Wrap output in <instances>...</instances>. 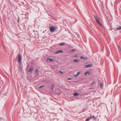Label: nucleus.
<instances>
[{
  "mask_svg": "<svg viewBox=\"0 0 121 121\" xmlns=\"http://www.w3.org/2000/svg\"><path fill=\"white\" fill-rule=\"evenodd\" d=\"M116 29L118 30H121V26H120L118 27Z\"/></svg>",
  "mask_w": 121,
  "mask_h": 121,
  "instance_id": "dca6fc26",
  "label": "nucleus"
},
{
  "mask_svg": "<svg viewBox=\"0 0 121 121\" xmlns=\"http://www.w3.org/2000/svg\"><path fill=\"white\" fill-rule=\"evenodd\" d=\"M35 72L36 74L38 75H39L38 71L37 69H36L35 70Z\"/></svg>",
  "mask_w": 121,
  "mask_h": 121,
  "instance_id": "9b49d317",
  "label": "nucleus"
},
{
  "mask_svg": "<svg viewBox=\"0 0 121 121\" xmlns=\"http://www.w3.org/2000/svg\"><path fill=\"white\" fill-rule=\"evenodd\" d=\"M90 120V118H88V119H86V121H89V120Z\"/></svg>",
  "mask_w": 121,
  "mask_h": 121,
  "instance_id": "5701e85b",
  "label": "nucleus"
},
{
  "mask_svg": "<svg viewBox=\"0 0 121 121\" xmlns=\"http://www.w3.org/2000/svg\"><path fill=\"white\" fill-rule=\"evenodd\" d=\"M99 84H100V82H101L100 80H99Z\"/></svg>",
  "mask_w": 121,
  "mask_h": 121,
  "instance_id": "bb28decb",
  "label": "nucleus"
},
{
  "mask_svg": "<svg viewBox=\"0 0 121 121\" xmlns=\"http://www.w3.org/2000/svg\"><path fill=\"white\" fill-rule=\"evenodd\" d=\"M59 73H62V74L63 73V72L61 71H59Z\"/></svg>",
  "mask_w": 121,
  "mask_h": 121,
  "instance_id": "393cba45",
  "label": "nucleus"
},
{
  "mask_svg": "<svg viewBox=\"0 0 121 121\" xmlns=\"http://www.w3.org/2000/svg\"><path fill=\"white\" fill-rule=\"evenodd\" d=\"M100 87L101 88H103L104 86L103 85L101 82H100Z\"/></svg>",
  "mask_w": 121,
  "mask_h": 121,
  "instance_id": "f3484780",
  "label": "nucleus"
},
{
  "mask_svg": "<svg viewBox=\"0 0 121 121\" xmlns=\"http://www.w3.org/2000/svg\"><path fill=\"white\" fill-rule=\"evenodd\" d=\"M92 118H94V120H96V117H95L94 116H92Z\"/></svg>",
  "mask_w": 121,
  "mask_h": 121,
  "instance_id": "6ab92c4d",
  "label": "nucleus"
},
{
  "mask_svg": "<svg viewBox=\"0 0 121 121\" xmlns=\"http://www.w3.org/2000/svg\"><path fill=\"white\" fill-rule=\"evenodd\" d=\"M79 61V60L78 59H74L73 60V62H78Z\"/></svg>",
  "mask_w": 121,
  "mask_h": 121,
  "instance_id": "2eb2a0df",
  "label": "nucleus"
},
{
  "mask_svg": "<svg viewBox=\"0 0 121 121\" xmlns=\"http://www.w3.org/2000/svg\"><path fill=\"white\" fill-rule=\"evenodd\" d=\"M92 117H92V116L90 117H89V118H90V119H91L92 118Z\"/></svg>",
  "mask_w": 121,
  "mask_h": 121,
  "instance_id": "a878e982",
  "label": "nucleus"
},
{
  "mask_svg": "<svg viewBox=\"0 0 121 121\" xmlns=\"http://www.w3.org/2000/svg\"><path fill=\"white\" fill-rule=\"evenodd\" d=\"M34 69V66H32L30 68V69L29 70L28 72L31 73L33 70Z\"/></svg>",
  "mask_w": 121,
  "mask_h": 121,
  "instance_id": "20e7f679",
  "label": "nucleus"
},
{
  "mask_svg": "<svg viewBox=\"0 0 121 121\" xmlns=\"http://www.w3.org/2000/svg\"><path fill=\"white\" fill-rule=\"evenodd\" d=\"M92 65L91 64H89L86 65L85 66V68H88L92 66Z\"/></svg>",
  "mask_w": 121,
  "mask_h": 121,
  "instance_id": "0eeeda50",
  "label": "nucleus"
},
{
  "mask_svg": "<svg viewBox=\"0 0 121 121\" xmlns=\"http://www.w3.org/2000/svg\"><path fill=\"white\" fill-rule=\"evenodd\" d=\"M49 60L50 61H53V59L52 58H49Z\"/></svg>",
  "mask_w": 121,
  "mask_h": 121,
  "instance_id": "aec40b11",
  "label": "nucleus"
},
{
  "mask_svg": "<svg viewBox=\"0 0 121 121\" xmlns=\"http://www.w3.org/2000/svg\"><path fill=\"white\" fill-rule=\"evenodd\" d=\"M95 81H94L91 83V84L92 85H93L94 84H95Z\"/></svg>",
  "mask_w": 121,
  "mask_h": 121,
  "instance_id": "412c9836",
  "label": "nucleus"
},
{
  "mask_svg": "<svg viewBox=\"0 0 121 121\" xmlns=\"http://www.w3.org/2000/svg\"><path fill=\"white\" fill-rule=\"evenodd\" d=\"M80 58L81 59H83L84 60H86L87 59V58L86 57H83V56H81Z\"/></svg>",
  "mask_w": 121,
  "mask_h": 121,
  "instance_id": "423d86ee",
  "label": "nucleus"
},
{
  "mask_svg": "<svg viewBox=\"0 0 121 121\" xmlns=\"http://www.w3.org/2000/svg\"><path fill=\"white\" fill-rule=\"evenodd\" d=\"M94 17L95 19L97 22L98 24H99L101 26H102V25L101 23H100L99 21V20L98 17H97V16L96 15H94Z\"/></svg>",
  "mask_w": 121,
  "mask_h": 121,
  "instance_id": "f257e3e1",
  "label": "nucleus"
},
{
  "mask_svg": "<svg viewBox=\"0 0 121 121\" xmlns=\"http://www.w3.org/2000/svg\"><path fill=\"white\" fill-rule=\"evenodd\" d=\"M78 93H77V92H75V93L74 94H73V95L74 96H78Z\"/></svg>",
  "mask_w": 121,
  "mask_h": 121,
  "instance_id": "4468645a",
  "label": "nucleus"
},
{
  "mask_svg": "<svg viewBox=\"0 0 121 121\" xmlns=\"http://www.w3.org/2000/svg\"><path fill=\"white\" fill-rule=\"evenodd\" d=\"M78 56L77 55H76L74 56L75 57H77Z\"/></svg>",
  "mask_w": 121,
  "mask_h": 121,
  "instance_id": "cd10ccee",
  "label": "nucleus"
},
{
  "mask_svg": "<svg viewBox=\"0 0 121 121\" xmlns=\"http://www.w3.org/2000/svg\"><path fill=\"white\" fill-rule=\"evenodd\" d=\"M18 56V62L20 63H21L22 59V56L20 54H19Z\"/></svg>",
  "mask_w": 121,
  "mask_h": 121,
  "instance_id": "f03ea898",
  "label": "nucleus"
},
{
  "mask_svg": "<svg viewBox=\"0 0 121 121\" xmlns=\"http://www.w3.org/2000/svg\"><path fill=\"white\" fill-rule=\"evenodd\" d=\"M65 44V43H61L59 45L60 46H61L63 45L64 44Z\"/></svg>",
  "mask_w": 121,
  "mask_h": 121,
  "instance_id": "a211bd4d",
  "label": "nucleus"
},
{
  "mask_svg": "<svg viewBox=\"0 0 121 121\" xmlns=\"http://www.w3.org/2000/svg\"><path fill=\"white\" fill-rule=\"evenodd\" d=\"M90 73V72L89 71H87L84 74V75H86L87 74H89Z\"/></svg>",
  "mask_w": 121,
  "mask_h": 121,
  "instance_id": "ddd939ff",
  "label": "nucleus"
},
{
  "mask_svg": "<svg viewBox=\"0 0 121 121\" xmlns=\"http://www.w3.org/2000/svg\"><path fill=\"white\" fill-rule=\"evenodd\" d=\"M80 72L79 71L77 73V74L75 75V76L76 77H77V76H78L79 75V74H80Z\"/></svg>",
  "mask_w": 121,
  "mask_h": 121,
  "instance_id": "6e6552de",
  "label": "nucleus"
},
{
  "mask_svg": "<svg viewBox=\"0 0 121 121\" xmlns=\"http://www.w3.org/2000/svg\"><path fill=\"white\" fill-rule=\"evenodd\" d=\"M44 86L43 85H42V86H39V88H41L43 87Z\"/></svg>",
  "mask_w": 121,
  "mask_h": 121,
  "instance_id": "4be33fe9",
  "label": "nucleus"
},
{
  "mask_svg": "<svg viewBox=\"0 0 121 121\" xmlns=\"http://www.w3.org/2000/svg\"><path fill=\"white\" fill-rule=\"evenodd\" d=\"M54 87H55V86H54V84H52V85L51 87V88L52 90V91L53 90L54 88Z\"/></svg>",
  "mask_w": 121,
  "mask_h": 121,
  "instance_id": "9d476101",
  "label": "nucleus"
},
{
  "mask_svg": "<svg viewBox=\"0 0 121 121\" xmlns=\"http://www.w3.org/2000/svg\"><path fill=\"white\" fill-rule=\"evenodd\" d=\"M68 79L69 80H70V79H71V78H68Z\"/></svg>",
  "mask_w": 121,
  "mask_h": 121,
  "instance_id": "c85d7f7f",
  "label": "nucleus"
},
{
  "mask_svg": "<svg viewBox=\"0 0 121 121\" xmlns=\"http://www.w3.org/2000/svg\"><path fill=\"white\" fill-rule=\"evenodd\" d=\"M18 20H17V22H19V18H18Z\"/></svg>",
  "mask_w": 121,
  "mask_h": 121,
  "instance_id": "c756f323",
  "label": "nucleus"
},
{
  "mask_svg": "<svg viewBox=\"0 0 121 121\" xmlns=\"http://www.w3.org/2000/svg\"><path fill=\"white\" fill-rule=\"evenodd\" d=\"M63 52V51L61 50H59L58 51L56 52L55 53L56 54H57L58 53H59L60 52L62 53Z\"/></svg>",
  "mask_w": 121,
  "mask_h": 121,
  "instance_id": "39448f33",
  "label": "nucleus"
},
{
  "mask_svg": "<svg viewBox=\"0 0 121 121\" xmlns=\"http://www.w3.org/2000/svg\"><path fill=\"white\" fill-rule=\"evenodd\" d=\"M51 32H53L55 30V28L54 26H51L49 28Z\"/></svg>",
  "mask_w": 121,
  "mask_h": 121,
  "instance_id": "7ed1b4c3",
  "label": "nucleus"
},
{
  "mask_svg": "<svg viewBox=\"0 0 121 121\" xmlns=\"http://www.w3.org/2000/svg\"><path fill=\"white\" fill-rule=\"evenodd\" d=\"M118 49L120 52V54H121V48L120 46H119L118 47Z\"/></svg>",
  "mask_w": 121,
  "mask_h": 121,
  "instance_id": "1a4fd4ad",
  "label": "nucleus"
},
{
  "mask_svg": "<svg viewBox=\"0 0 121 121\" xmlns=\"http://www.w3.org/2000/svg\"><path fill=\"white\" fill-rule=\"evenodd\" d=\"M63 23L64 25H66V23H67V21L66 20H64V21H63Z\"/></svg>",
  "mask_w": 121,
  "mask_h": 121,
  "instance_id": "f8f14e48",
  "label": "nucleus"
},
{
  "mask_svg": "<svg viewBox=\"0 0 121 121\" xmlns=\"http://www.w3.org/2000/svg\"><path fill=\"white\" fill-rule=\"evenodd\" d=\"M75 50L74 49H72L71 50V51L72 52H73L75 51Z\"/></svg>",
  "mask_w": 121,
  "mask_h": 121,
  "instance_id": "b1692460",
  "label": "nucleus"
}]
</instances>
